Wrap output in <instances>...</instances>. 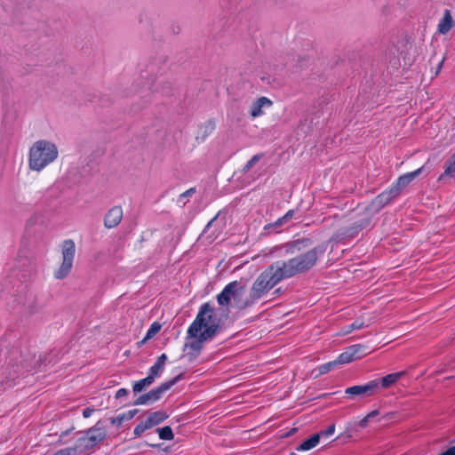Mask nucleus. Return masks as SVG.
I'll return each mask as SVG.
<instances>
[{
  "instance_id": "12",
  "label": "nucleus",
  "mask_w": 455,
  "mask_h": 455,
  "mask_svg": "<svg viewBox=\"0 0 455 455\" xmlns=\"http://www.w3.org/2000/svg\"><path fill=\"white\" fill-rule=\"evenodd\" d=\"M423 168L424 167H420L414 172L405 173L397 179L396 182L391 187L393 190H396L397 196L417 176L421 173Z\"/></svg>"
},
{
  "instance_id": "17",
  "label": "nucleus",
  "mask_w": 455,
  "mask_h": 455,
  "mask_svg": "<svg viewBox=\"0 0 455 455\" xmlns=\"http://www.w3.org/2000/svg\"><path fill=\"white\" fill-rule=\"evenodd\" d=\"M404 374L405 371H399L387 374L385 377L381 378L380 379H378L379 381V387L383 388H388L396 381H398Z\"/></svg>"
},
{
  "instance_id": "30",
  "label": "nucleus",
  "mask_w": 455,
  "mask_h": 455,
  "mask_svg": "<svg viewBox=\"0 0 455 455\" xmlns=\"http://www.w3.org/2000/svg\"><path fill=\"white\" fill-rule=\"evenodd\" d=\"M202 128L204 129V138L207 136V134L212 132V131L215 128V124H214V122L210 120V121L206 122Z\"/></svg>"
},
{
  "instance_id": "45",
  "label": "nucleus",
  "mask_w": 455,
  "mask_h": 455,
  "mask_svg": "<svg viewBox=\"0 0 455 455\" xmlns=\"http://www.w3.org/2000/svg\"><path fill=\"white\" fill-rule=\"evenodd\" d=\"M443 60H442L439 65H438V71L441 69L442 66H443Z\"/></svg>"
},
{
  "instance_id": "7",
  "label": "nucleus",
  "mask_w": 455,
  "mask_h": 455,
  "mask_svg": "<svg viewBox=\"0 0 455 455\" xmlns=\"http://www.w3.org/2000/svg\"><path fill=\"white\" fill-rule=\"evenodd\" d=\"M181 378L182 374H180L175 378L162 383L160 386L150 390L148 393L141 395L136 399L134 405L148 404L158 401L163 396V395L172 386H174Z\"/></svg>"
},
{
  "instance_id": "40",
  "label": "nucleus",
  "mask_w": 455,
  "mask_h": 455,
  "mask_svg": "<svg viewBox=\"0 0 455 455\" xmlns=\"http://www.w3.org/2000/svg\"><path fill=\"white\" fill-rule=\"evenodd\" d=\"M216 219H217V217H214L213 219H212V220L208 222V224L206 225V227H205V228H204V233H206V232L210 229V228L212 226V224L214 223V221L216 220Z\"/></svg>"
},
{
  "instance_id": "25",
  "label": "nucleus",
  "mask_w": 455,
  "mask_h": 455,
  "mask_svg": "<svg viewBox=\"0 0 455 455\" xmlns=\"http://www.w3.org/2000/svg\"><path fill=\"white\" fill-rule=\"evenodd\" d=\"M263 155L262 154H257L255 156H253L248 162L247 164L244 165L243 167V172H249L256 163H258L261 158H262Z\"/></svg>"
},
{
  "instance_id": "19",
  "label": "nucleus",
  "mask_w": 455,
  "mask_h": 455,
  "mask_svg": "<svg viewBox=\"0 0 455 455\" xmlns=\"http://www.w3.org/2000/svg\"><path fill=\"white\" fill-rule=\"evenodd\" d=\"M167 360V355L165 354H162L158 358L155 364L149 369V374L152 375L155 379L160 376L165 362Z\"/></svg>"
},
{
  "instance_id": "20",
  "label": "nucleus",
  "mask_w": 455,
  "mask_h": 455,
  "mask_svg": "<svg viewBox=\"0 0 455 455\" xmlns=\"http://www.w3.org/2000/svg\"><path fill=\"white\" fill-rule=\"evenodd\" d=\"M320 441V435H313L297 447V451H309L315 448Z\"/></svg>"
},
{
  "instance_id": "2",
  "label": "nucleus",
  "mask_w": 455,
  "mask_h": 455,
  "mask_svg": "<svg viewBox=\"0 0 455 455\" xmlns=\"http://www.w3.org/2000/svg\"><path fill=\"white\" fill-rule=\"evenodd\" d=\"M222 320L215 307L210 303L203 304L196 319L188 329V337H196L201 331L212 339L219 332Z\"/></svg>"
},
{
  "instance_id": "16",
  "label": "nucleus",
  "mask_w": 455,
  "mask_h": 455,
  "mask_svg": "<svg viewBox=\"0 0 455 455\" xmlns=\"http://www.w3.org/2000/svg\"><path fill=\"white\" fill-rule=\"evenodd\" d=\"M453 26V20L449 10H445L443 19L438 24V32L440 34H447Z\"/></svg>"
},
{
  "instance_id": "35",
  "label": "nucleus",
  "mask_w": 455,
  "mask_h": 455,
  "mask_svg": "<svg viewBox=\"0 0 455 455\" xmlns=\"http://www.w3.org/2000/svg\"><path fill=\"white\" fill-rule=\"evenodd\" d=\"M128 395V390L125 389V388H120L116 394V398L118 399V398H121L123 396H125Z\"/></svg>"
},
{
  "instance_id": "23",
  "label": "nucleus",
  "mask_w": 455,
  "mask_h": 455,
  "mask_svg": "<svg viewBox=\"0 0 455 455\" xmlns=\"http://www.w3.org/2000/svg\"><path fill=\"white\" fill-rule=\"evenodd\" d=\"M338 364V363L336 362V360L334 361H331V362H329V363H323L322 365H320L317 370L314 371L312 373L315 374V377H318L320 375H323V374H326L327 372L331 371V370H333Z\"/></svg>"
},
{
  "instance_id": "15",
  "label": "nucleus",
  "mask_w": 455,
  "mask_h": 455,
  "mask_svg": "<svg viewBox=\"0 0 455 455\" xmlns=\"http://www.w3.org/2000/svg\"><path fill=\"white\" fill-rule=\"evenodd\" d=\"M272 104V101L267 97H260L252 104L251 108V116L253 117L261 116L263 113L262 108L270 107Z\"/></svg>"
},
{
  "instance_id": "36",
  "label": "nucleus",
  "mask_w": 455,
  "mask_h": 455,
  "mask_svg": "<svg viewBox=\"0 0 455 455\" xmlns=\"http://www.w3.org/2000/svg\"><path fill=\"white\" fill-rule=\"evenodd\" d=\"M93 411H94V409L90 408V407H87V408H85V409L83 411V416H84V418H89V417L92 414V412H93Z\"/></svg>"
},
{
  "instance_id": "27",
  "label": "nucleus",
  "mask_w": 455,
  "mask_h": 455,
  "mask_svg": "<svg viewBox=\"0 0 455 455\" xmlns=\"http://www.w3.org/2000/svg\"><path fill=\"white\" fill-rule=\"evenodd\" d=\"M161 329V325L158 323H154L148 330L145 339H151L154 337Z\"/></svg>"
},
{
  "instance_id": "14",
  "label": "nucleus",
  "mask_w": 455,
  "mask_h": 455,
  "mask_svg": "<svg viewBox=\"0 0 455 455\" xmlns=\"http://www.w3.org/2000/svg\"><path fill=\"white\" fill-rule=\"evenodd\" d=\"M192 338L196 339L185 345V348H188L190 350L189 354L192 356H197L200 351L203 349L204 343L212 339L211 337L205 336V334L201 331L198 333V336Z\"/></svg>"
},
{
  "instance_id": "47",
  "label": "nucleus",
  "mask_w": 455,
  "mask_h": 455,
  "mask_svg": "<svg viewBox=\"0 0 455 455\" xmlns=\"http://www.w3.org/2000/svg\"><path fill=\"white\" fill-rule=\"evenodd\" d=\"M290 455H297L295 452H291Z\"/></svg>"
},
{
  "instance_id": "1",
  "label": "nucleus",
  "mask_w": 455,
  "mask_h": 455,
  "mask_svg": "<svg viewBox=\"0 0 455 455\" xmlns=\"http://www.w3.org/2000/svg\"><path fill=\"white\" fill-rule=\"evenodd\" d=\"M326 251L323 244L315 246L288 260L276 261L262 272L252 283L250 296L255 303L283 279L308 272Z\"/></svg>"
},
{
  "instance_id": "38",
  "label": "nucleus",
  "mask_w": 455,
  "mask_h": 455,
  "mask_svg": "<svg viewBox=\"0 0 455 455\" xmlns=\"http://www.w3.org/2000/svg\"><path fill=\"white\" fill-rule=\"evenodd\" d=\"M439 455H455V446L448 448L445 451L440 453Z\"/></svg>"
},
{
  "instance_id": "10",
  "label": "nucleus",
  "mask_w": 455,
  "mask_h": 455,
  "mask_svg": "<svg viewBox=\"0 0 455 455\" xmlns=\"http://www.w3.org/2000/svg\"><path fill=\"white\" fill-rule=\"evenodd\" d=\"M365 350L366 347L361 344L350 346L339 355L336 362L338 364L348 363L365 355Z\"/></svg>"
},
{
  "instance_id": "3",
  "label": "nucleus",
  "mask_w": 455,
  "mask_h": 455,
  "mask_svg": "<svg viewBox=\"0 0 455 455\" xmlns=\"http://www.w3.org/2000/svg\"><path fill=\"white\" fill-rule=\"evenodd\" d=\"M246 288L241 281H234L225 286L222 291L217 296V301L220 306L235 307L242 310L252 306L254 303L249 295L248 298L243 299ZM228 315V309H226Z\"/></svg>"
},
{
  "instance_id": "39",
  "label": "nucleus",
  "mask_w": 455,
  "mask_h": 455,
  "mask_svg": "<svg viewBox=\"0 0 455 455\" xmlns=\"http://www.w3.org/2000/svg\"><path fill=\"white\" fill-rule=\"evenodd\" d=\"M297 428L296 427H293L291 428L290 431H288L287 433H285L284 435H282V437H290L292 435H294L296 432H297Z\"/></svg>"
},
{
  "instance_id": "31",
  "label": "nucleus",
  "mask_w": 455,
  "mask_h": 455,
  "mask_svg": "<svg viewBox=\"0 0 455 455\" xmlns=\"http://www.w3.org/2000/svg\"><path fill=\"white\" fill-rule=\"evenodd\" d=\"M335 431V425L334 424H331L330 425L326 430H323V431H320L318 433H316L315 435H320V438L322 436H329V435H331Z\"/></svg>"
},
{
  "instance_id": "6",
  "label": "nucleus",
  "mask_w": 455,
  "mask_h": 455,
  "mask_svg": "<svg viewBox=\"0 0 455 455\" xmlns=\"http://www.w3.org/2000/svg\"><path fill=\"white\" fill-rule=\"evenodd\" d=\"M76 253V245L73 240H65L62 243V263L54 273L56 279L65 278L71 271Z\"/></svg>"
},
{
  "instance_id": "44",
  "label": "nucleus",
  "mask_w": 455,
  "mask_h": 455,
  "mask_svg": "<svg viewBox=\"0 0 455 455\" xmlns=\"http://www.w3.org/2000/svg\"><path fill=\"white\" fill-rule=\"evenodd\" d=\"M27 262H28V259H23V262H22V265L21 267H25L27 265Z\"/></svg>"
},
{
  "instance_id": "22",
  "label": "nucleus",
  "mask_w": 455,
  "mask_h": 455,
  "mask_svg": "<svg viewBox=\"0 0 455 455\" xmlns=\"http://www.w3.org/2000/svg\"><path fill=\"white\" fill-rule=\"evenodd\" d=\"M154 381H155V378L152 375L148 374V376L146 377L145 379H142L135 382L132 387V390L135 394L140 393L145 387L151 386L154 383Z\"/></svg>"
},
{
  "instance_id": "5",
  "label": "nucleus",
  "mask_w": 455,
  "mask_h": 455,
  "mask_svg": "<svg viewBox=\"0 0 455 455\" xmlns=\"http://www.w3.org/2000/svg\"><path fill=\"white\" fill-rule=\"evenodd\" d=\"M371 220V213L369 212V209L355 213L349 219L350 222L347 226L337 230L333 235V240L341 242L355 237L360 231L370 225Z\"/></svg>"
},
{
  "instance_id": "41",
  "label": "nucleus",
  "mask_w": 455,
  "mask_h": 455,
  "mask_svg": "<svg viewBox=\"0 0 455 455\" xmlns=\"http://www.w3.org/2000/svg\"><path fill=\"white\" fill-rule=\"evenodd\" d=\"M379 413V411L378 410H374V411H371L370 413H368L366 416L371 419V418L378 416Z\"/></svg>"
},
{
  "instance_id": "42",
  "label": "nucleus",
  "mask_w": 455,
  "mask_h": 455,
  "mask_svg": "<svg viewBox=\"0 0 455 455\" xmlns=\"http://www.w3.org/2000/svg\"><path fill=\"white\" fill-rule=\"evenodd\" d=\"M74 429V427H72L71 429H68V430H66L64 432H62L60 435V438L64 437L65 435H68L69 432H71L72 430Z\"/></svg>"
},
{
  "instance_id": "46",
  "label": "nucleus",
  "mask_w": 455,
  "mask_h": 455,
  "mask_svg": "<svg viewBox=\"0 0 455 455\" xmlns=\"http://www.w3.org/2000/svg\"><path fill=\"white\" fill-rule=\"evenodd\" d=\"M152 447H157L158 445L156 444H151Z\"/></svg>"
},
{
  "instance_id": "33",
  "label": "nucleus",
  "mask_w": 455,
  "mask_h": 455,
  "mask_svg": "<svg viewBox=\"0 0 455 455\" xmlns=\"http://www.w3.org/2000/svg\"><path fill=\"white\" fill-rule=\"evenodd\" d=\"M300 243L304 244V247H306V246L309 245L310 241H309V239H301V240L294 241L291 244V248H294V247L298 246Z\"/></svg>"
},
{
  "instance_id": "24",
  "label": "nucleus",
  "mask_w": 455,
  "mask_h": 455,
  "mask_svg": "<svg viewBox=\"0 0 455 455\" xmlns=\"http://www.w3.org/2000/svg\"><path fill=\"white\" fill-rule=\"evenodd\" d=\"M156 432L158 433L160 439L170 441L174 438L172 430L171 427H169V426L157 428Z\"/></svg>"
},
{
  "instance_id": "29",
  "label": "nucleus",
  "mask_w": 455,
  "mask_h": 455,
  "mask_svg": "<svg viewBox=\"0 0 455 455\" xmlns=\"http://www.w3.org/2000/svg\"><path fill=\"white\" fill-rule=\"evenodd\" d=\"M363 325L364 323L363 320H356L347 327V330L345 331V333H348L352 330L361 329L363 327Z\"/></svg>"
},
{
  "instance_id": "13",
  "label": "nucleus",
  "mask_w": 455,
  "mask_h": 455,
  "mask_svg": "<svg viewBox=\"0 0 455 455\" xmlns=\"http://www.w3.org/2000/svg\"><path fill=\"white\" fill-rule=\"evenodd\" d=\"M123 219V210L121 206H114L108 211L104 217V226L107 228H116Z\"/></svg>"
},
{
  "instance_id": "28",
  "label": "nucleus",
  "mask_w": 455,
  "mask_h": 455,
  "mask_svg": "<svg viewBox=\"0 0 455 455\" xmlns=\"http://www.w3.org/2000/svg\"><path fill=\"white\" fill-rule=\"evenodd\" d=\"M195 192H196L195 188H191L188 189L187 191H185L179 196L178 202L180 204H181V206H184L186 204V201L184 199L188 196H191L193 194H195Z\"/></svg>"
},
{
  "instance_id": "11",
  "label": "nucleus",
  "mask_w": 455,
  "mask_h": 455,
  "mask_svg": "<svg viewBox=\"0 0 455 455\" xmlns=\"http://www.w3.org/2000/svg\"><path fill=\"white\" fill-rule=\"evenodd\" d=\"M395 197H397L396 190H393L390 188L388 190L379 194L365 209H369V212L372 215L373 212L379 211L381 208L388 204Z\"/></svg>"
},
{
  "instance_id": "21",
  "label": "nucleus",
  "mask_w": 455,
  "mask_h": 455,
  "mask_svg": "<svg viewBox=\"0 0 455 455\" xmlns=\"http://www.w3.org/2000/svg\"><path fill=\"white\" fill-rule=\"evenodd\" d=\"M446 167L444 172L439 177V180H443L445 177L455 176V153L446 161Z\"/></svg>"
},
{
  "instance_id": "37",
  "label": "nucleus",
  "mask_w": 455,
  "mask_h": 455,
  "mask_svg": "<svg viewBox=\"0 0 455 455\" xmlns=\"http://www.w3.org/2000/svg\"><path fill=\"white\" fill-rule=\"evenodd\" d=\"M369 420H370V419L367 416H365L363 419H362L359 421V423H358L359 427H362V428L366 427Z\"/></svg>"
},
{
  "instance_id": "18",
  "label": "nucleus",
  "mask_w": 455,
  "mask_h": 455,
  "mask_svg": "<svg viewBox=\"0 0 455 455\" xmlns=\"http://www.w3.org/2000/svg\"><path fill=\"white\" fill-rule=\"evenodd\" d=\"M167 418H168V414L166 412L162 411H157L151 412L148 416V418L145 421L147 422L148 427L150 428H152L153 427L163 422Z\"/></svg>"
},
{
  "instance_id": "34",
  "label": "nucleus",
  "mask_w": 455,
  "mask_h": 455,
  "mask_svg": "<svg viewBox=\"0 0 455 455\" xmlns=\"http://www.w3.org/2000/svg\"><path fill=\"white\" fill-rule=\"evenodd\" d=\"M295 214V211L294 210H290L288 211L283 216V220H285V222H289L294 216Z\"/></svg>"
},
{
  "instance_id": "32",
  "label": "nucleus",
  "mask_w": 455,
  "mask_h": 455,
  "mask_svg": "<svg viewBox=\"0 0 455 455\" xmlns=\"http://www.w3.org/2000/svg\"><path fill=\"white\" fill-rule=\"evenodd\" d=\"M284 224H286L285 220H283V218H279L276 221H275L274 223H270L268 225H267L265 227L266 229H268V228H281L282 226H283Z\"/></svg>"
},
{
  "instance_id": "8",
  "label": "nucleus",
  "mask_w": 455,
  "mask_h": 455,
  "mask_svg": "<svg viewBox=\"0 0 455 455\" xmlns=\"http://www.w3.org/2000/svg\"><path fill=\"white\" fill-rule=\"evenodd\" d=\"M379 388V381L378 379H373L365 385H356L347 387L345 389V395L346 397L350 400L363 399L375 395Z\"/></svg>"
},
{
  "instance_id": "9",
  "label": "nucleus",
  "mask_w": 455,
  "mask_h": 455,
  "mask_svg": "<svg viewBox=\"0 0 455 455\" xmlns=\"http://www.w3.org/2000/svg\"><path fill=\"white\" fill-rule=\"evenodd\" d=\"M106 437V431L98 427L96 425L94 427L89 429L85 435L79 438L76 442V448L82 451L83 450H89L93 448L97 443L101 442Z\"/></svg>"
},
{
  "instance_id": "43",
  "label": "nucleus",
  "mask_w": 455,
  "mask_h": 455,
  "mask_svg": "<svg viewBox=\"0 0 455 455\" xmlns=\"http://www.w3.org/2000/svg\"><path fill=\"white\" fill-rule=\"evenodd\" d=\"M123 420V418H120V419H112V423L115 424V423H121Z\"/></svg>"
},
{
  "instance_id": "26",
  "label": "nucleus",
  "mask_w": 455,
  "mask_h": 455,
  "mask_svg": "<svg viewBox=\"0 0 455 455\" xmlns=\"http://www.w3.org/2000/svg\"><path fill=\"white\" fill-rule=\"evenodd\" d=\"M148 429H150V427H148V425L147 424L146 421H142L139 425L136 426L133 433H134L135 436L139 437Z\"/></svg>"
},
{
  "instance_id": "4",
  "label": "nucleus",
  "mask_w": 455,
  "mask_h": 455,
  "mask_svg": "<svg viewBox=\"0 0 455 455\" xmlns=\"http://www.w3.org/2000/svg\"><path fill=\"white\" fill-rule=\"evenodd\" d=\"M57 146L49 140L36 141L29 149L28 166L31 170L40 172L57 159Z\"/></svg>"
}]
</instances>
